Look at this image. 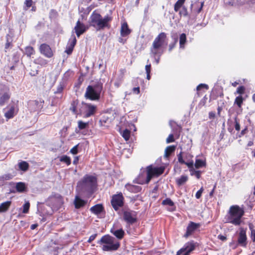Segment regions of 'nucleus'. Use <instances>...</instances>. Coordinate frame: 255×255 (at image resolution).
<instances>
[{"mask_svg":"<svg viewBox=\"0 0 255 255\" xmlns=\"http://www.w3.org/2000/svg\"><path fill=\"white\" fill-rule=\"evenodd\" d=\"M112 20V17L107 15L104 17L96 11H94L90 16L89 26L93 27L96 30L99 31L107 27H111L110 22Z\"/></svg>","mask_w":255,"mask_h":255,"instance_id":"f257e3e1","label":"nucleus"},{"mask_svg":"<svg viewBox=\"0 0 255 255\" xmlns=\"http://www.w3.org/2000/svg\"><path fill=\"white\" fill-rule=\"evenodd\" d=\"M245 214L243 208L239 205L231 206L226 216V223H231L235 226H239L242 223V218Z\"/></svg>","mask_w":255,"mask_h":255,"instance_id":"f03ea898","label":"nucleus"},{"mask_svg":"<svg viewBox=\"0 0 255 255\" xmlns=\"http://www.w3.org/2000/svg\"><path fill=\"white\" fill-rule=\"evenodd\" d=\"M167 44V34L165 32L160 33L154 39L150 49L151 54L155 57L156 55L161 56L163 53L162 47Z\"/></svg>","mask_w":255,"mask_h":255,"instance_id":"7ed1b4c3","label":"nucleus"},{"mask_svg":"<svg viewBox=\"0 0 255 255\" xmlns=\"http://www.w3.org/2000/svg\"><path fill=\"white\" fill-rule=\"evenodd\" d=\"M98 243L102 245V249L105 252L117 251L121 246L119 241L109 235L103 236Z\"/></svg>","mask_w":255,"mask_h":255,"instance_id":"20e7f679","label":"nucleus"},{"mask_svg":"<svg viewBox=\"0 0 255 255\" xmlns=\"http://www.w3.org/2000/svg\"><path fill=\"white\" fill-rule=\"evenodd\" d=\"M165 167L163 166L154 167L152 165H150L146 167V178L145 180H141L140 177L142 175H139L137 178V183L140 184L148 183L151 179L154 177H158L161 175L164 171Z\"/></svg>","mask_w":255,"mask_h":255,"instance_id":"39448f33","label":"nucleus"},{"mask_svg":"<svg viewBox=\"0 0 255 255\" xmlns=\"http://www.w3.org/2000/svg\"><path fill=\"white\" fill-rule=\"evenodd\" d=\"M102 88V86L100 85H89L86 88L84 97L91 101H99Z\"/></svg>","mask_w":255,"mask_h":255,"instance_id":"423d86ee","label":"nucleus"},{"mask_svg":"<svg viewBox=\"0 0 255 255\" xmlns=\"http://www.w3.org/2000/svg\"><path fill=\"white\" fill-rule=\"evenodd\" d=\"M81 105L80 113L83 115L84 118H89L95 115L97 113V107L96 105L84 102H82Z\"/></svg>","mask_w":255,"mask_h":255,"instance_id":"0eeeda50","label":"nucleus"},{"mask_svg":"<svg viewBox=\"0 0 255 255\" xmlns=\"http://www.w3.org/2000/svg\"><path fill=\"white\" fill-rule=\"evenodd\" d=\"M97 178L92 175H86L83 179V186L88 192L92 193L97 186Z\"/></svg>","mask_w":255,"mask_h":255,"instance_id":"6e6552de","label":"nucleus"},{"mask_svg":"<svg viewBox=\"0 0 255 255\" xmlns=\"http://www.w3.org/2000/svg\"><path fill=\"white\" fill-rule=\"evenodd\" d=\"M48 205L54 209H58L63 205V198L58 193L52 194L47 200Z\"/></svg>","mask_w":255,"mask_h":255,"instance_id":"1a4fd4ad","label":"nucleus"},{"mask_svg":"<svg viewBox=\"0 0 255 255\" xmlns=\"http://www.w3.org/2000/svg\"><path fill=\"white\" fill-rule=\"evenodd\" d=\"M111 205L115 211L123 207L124 205V197L123 194L120 192L113 195L111 201Z\"/></svg>","mask_w":255,"mask_h":255,"instance_id":"9d476101","label":"nucleus"},{"mask_svg":"<svg viewBox=\"0 0 255 255\" xmlns=\"http://www.w3.org/2000/svg\"><path fill=\"white\" fill-rule=\"evenodd\" d=\"M197 246V243L194 241H191L186 243L183 247L178 250L176 253V255H181L183 252H186L189 254L195 250Z\"/></svg>","mask_w":255,"mask_h":255,"instance_id":"9b49d317","label":"nucleus"},{"mask_svg":"<svg viewBox=\"0 0 255 255\" xmlns=\"http://www.w3.org/2000/svg\"><path fill=\"white\" fill-rule=\"evenodd\" d=\"M185 1H177L174 4V9L175 11H179L180 17H187L189 15L187 7L184 5Z\"/></svg>","mask_w":255,"mask_h":255,"instance_id":"f8f14e48","label":"nucleus"},{"mask_svg":"<svg viewBox=\"0 0 255 255\" xmlns=\"http://www.w3.org/2000/svg\"><path fill=\"white\" fill-rule=\"evenodd\" d=\"M247 231V228L241 227L239 229V233L237 242L238 244L243 247H246L247 245V236L246 234Z\"/></svg>","mask_w":255,"mask_h":255,"instance_id":"ddd939ff","label":"nucleus"},{"mask_svg":"<svg viewBox=\"0 0 255 255\" xmlns=\"http://www.w3.org/2000/svg\"><path fill=\"white\" fill-rule=\"evenodd\" d=\"M123 219L129 225H132L137 221L136 215L132 211H125L123 213Z\"/></svg>","mask_w":255,"mask_h":255,"instance_id":"4468645a","label":"nucleus"},{"mask_svg":"<svg viewBox=\"0 0 255 255\" xmlns=\"http://www.w3.org/2000/svg\"><path fill=\"white\" fill-rule=\"evenodd\" d=\"M89 26L82 23L79 19L76 22L74 27L75 32L78 37L84 33L88 29Z\"/></svg>","mask_w":255,"mask_h":255,"instance_id":"2eb2a0df","label":"nucleus"},{"mask_svg":"<svg viewBox=\"0 0 255 255\" xmlns=\"http://www.w3.org/2000/svg\"><path fill=\"white\" fill-rule=\"evenodd\" d=\"M201 226L200 223H196L193 222H190L188 224L185 234L183 237L185 238H188L192 235Z\"/></svg>","mask_w":255,"mask_h":255,"instance_id":"dca6fc26","label":"nucleus"},{"mask_svg":"<svg viewBox=\"0 0 255 255\" xmlns=\"http://www.w3.org/2000/svg\"><path fill=\"white\" fill-rule=\"evenodd\" d=\"M39 51L41 54L47 58H51L53 56V52L47 44H41L39 47Z\"/></svg>","mask_w":255,"mask_h":255,"instance_id":"f3484780","label":"nucleus"},{"mask_svg":"<svg viewBox=\"0 0 255 255\" xmlns=\"http://www.w3.org/2000/svg\"><path fill=\"white\" fill-rule=\"evenodd\" d=\"M90 211L95 215H99L102 213L105 212L104 207L102 204H97L90 209Z\"/></svg>","mask_w":255,"mask_h":255,"instance_id":"a211bd4d","label":"nucleus"},{"mask_svg":"<svg viewBox=\"0 0 255 255\" xmlns=\"http://www.w3.org/2000/svg\"><path fill=\"white\" fill-rule=\"evenodd\" d=\"M87 201L82 199L79 196H76L74 201L75 208L77 209L84 207L87 204Z\"/></svg>","mask_w":255,"mask_h":255,"instance_id":"6ab92c4d","label":"nucleus"},{"mask_svg":"<svg viewBox=\"0 0 255 255\" xmlns=\"http://www.w3.org/2000/svg\"><path fill=\"white\" fill-rule=\"evenodd\" d=\"M131 30L129 28L127 22H125L122 24L120 30L121 35L122 37H126L130 34Z\"/></svg>","mask_w":255,"mask_h":255,"instance_id":"aec40b11","label":"nucleus"},{"mask_svg":"<svg viewBox=\"0 0 255 255\" xmlns=\"http://www.w3.org/2000/svg\"><path fill=\"white\" fill-rule=\"evenodd\" d=\"M210 96L211 98H212L213 100H216L219 97H223L224 93L223 89L221 88H215L213 89Z\"/></svg>","mask_w":255,"mask_h":255,"instance_id":"412c9836","label":"nucleus"},{"mask_svg":"<svg viewBox=\"0 0 255 255\" xmlns=\"http://www.w3.org/2000/svg\"><path fill=\"white\" fill-rule=\"evenodd\" d=\"M126 189L130 192L137 193L141 191V187L140 186L127 184L125 186Z\"/></svg>","mask_w":255,"mask_h":255,"instance_id":"4be33fe9","label":"nucleus"},{"mask_svg":"<svg viewBox=\"0 0 255 255\" xmlns=\"http://www.w3.org/2000/svg\"><path fill=\"white\" fill-rule=\"evenodd\" d=\"M110 118L106 115H103L99 120V125L101 127H108V124L110 123Z\"/></svg>","mask_w":255,"mask_h":255,"instance_id":"5701e85b","label":"nucleus"},{"mask_svg":"<svg viewBox=\"0 0 255 255\" xmlns=\"http://www.w3.org/2000/svg\"><path fill=\"white\" fill-rule=\"evenodd\" d=\"M111 233H112L118 239L122 240L124 238L125 235V231L123 229H120L117 230H111Z\"/></svg>","mask_w":255,"mask_h":255,"instance_id":"b1692460","label":"nucleus"},{"mask_svg":"<svg viewBox=\"0 0 255 255\" xmlns=\"http://www.w3.org/2000/svg\"><path fill=\"white\" fill-rule=\"evenodd\" d=\"M10 97V94L8 92H5L0 96V106H2L8 101Z\"/></svg>","mask_w":255,"mask_h":255,"instance_id":"393cba45","label":"nucleus"},{"mask_svg":"<svg viewBox=\"0 0 255 255\" xmlns=\"http://www.w3.org/2000/svg\"><path fill=\"white\" fill-rule=\"evenodd\" d=\"M11 204V201H7L5 202L2 203L0 205V213H3L6 212L9 208Z\"/></svg>","mask_w":255,"mask_h":255,"instance_id":"a878e982","label":"nucleus"},{"mask_svg":"<svg viewBox=\"0 0 255 255\" xmlns=\"http://www.w3.org/2000/svg\"><path fill=\"white\" fill-rule=\"evenodd\" d=\"M176 148V146L174 145L168 146L164 151V156L166 157H169L172 153L174 152Z\"/></svg>","mask_w":255,"mask_h":255,"instance_id":"bb28decb","label":"nucleus"},{"mask_svg":"<svg viewBox=\"0 0 255 255\" xmlns=\"http://www.w3.org/2000/svg\"><path fill=\"white\" fill-rule=\"evenodd\" d=\"M79 104L78 100H75L72 101L71 106L70 107V110L73 112L74 114H78V111L77 109V106Z\"/></svg>","mask_w":255,"mask_h":255,"instance_id":"cd10ccee","label":"nucleus"},{"mask_svg":"<svg viewBox=\"0 0 255 255\" xmlns=\"http://www.w3.org/2000/svg\"><path fill=\"white\" fill-rule=\"evenodd\" d=\"M15 107L11 106L10 109L5 113L4 116L7 119L12 118L14 116Z\"/></svg>","mask_w":255,"mask_h":255,"instance_id":"c85d7f7f","label":"nucleus"},{"mask_svg":"<svg viewBox=\"0 0 255 255\" xmlns=\"http://www.w3.org/2000/svg\"><path fill=\"white\" fill-rule=\"evenodd\" d=\"M188 179V177L187 175H182L180 178L176 179V182L178 186H180L186 183Z\"/></svg>","mask_w":255,"mask_h":255,"instance_id":"c756f323","label":"nucleus"},{"mask_svg":"<svg viewBox=\"0 0 255 255\" xmlns=\"http://www.w3.org/2000/svg\"><path fill=\"white\" fill-rule=\"evenodd\" d=\"M29 164L24 161H22L18 163V167L20 170L22 171H26L29 168Z\"/></svg>","mask_w":255,"mask_h":255,"instance_id":"7c9ffc66","label":"nucleus"},{"mask_svg":"<svg viewBox=\"0 0 255 255\" xmlns=\"http://www.w3.org/2000/svg\"><path fill=\"white\" fill-rule=\"evenodd\" d=\"M35 52L32 46H28L25 48L24 54L26 55L27 57H30L31 55H34Z\"/></svg>","mask_w":255,"mask_h":255,"instance_id":"2f4dec72","label":"nucleus"},{"mask_svg":"<svg viewBox=\"0 0 255 255\" xmlns=\"http://www.w3.org/2000/svg\"><path fill=\"white\" fill-rule=\"evenodd\" d=\"M59 160L60 162L65 163L67 166L71 163V159L70 157L66 155H64L60 157Z\"/></svg>","mask_w":255,"mask_h":255,"instance_id":"473e14b6","label":"nucleus"},{"mask_svg":"<svg viewBox=\"0 0 255 255\" xmlns=\"http://www.w3.org/2000/svg\"><path fill=\"white\" fill-rule=\"evenodd\" d=\"M15 188L18 192H23L26 189L25 184L23 182H18L16 184Z\"/></svg>","mask_w":255,"mask_h":255,"instance_id":"72a5a7b5","label":"nucleus"},{"mask_svg":"<svg viewBox=\"0 0 255 255\" xmlns=\"http://www.w3.org/2000/svg\"><path fill=\"white\" fill-rule=\"evenodd\" d=\"M244 100V99L241 95L239 96L236 98L234 101V105H237V106L240 108L242 107Z\"/></svg>","mask_w":255,"mask_h":255,"instance_id":"f704fd0d","label":"nucleus"},{"mask_svg":"<svg viewBox=\"0 0 255 255\" xmlns=\"http://www.w3.org/2000/svg\"><path fill=\"white\" fill-rule=\"evenodd\" d=\"M206 162L201 159H196L195 163V166L196 168H199L203 166H205Z\"/></svg>","mask_w":255,"mask_h":255,"instance_id":"c9c22d12","label":"nucleus"},{"mask_svg":"<svg viewBox=\"0 0 255 255\" xmlns=\"http://www.w3.org/2000/svg\"><path fill=\"white\" fill-rule=\"evenodd\" d=\"M89 126V123H85L82 121H79L78 122V127L80 130L88 128Z\"/></svg>","mask_w":255,"mask_h":255,"instance_id":"e433bc0d","label":"nucleus"},{"mask_svg":"<svg viewBox=\"0 0 255 255\" xmlns=\"http://www.w3.org/2000/svg\"><path fill=\"white\" fill-rule=\"evenodd\" d=\"M186 41V35L185 33H182L179 37V44L180 47H183Z\"/></svg>","mask_w":255,"mask_h":255,"instance_id":"4c0bfd02","label":"nucleus"},{"mask_svg":"<svg viewBox=\"0 0 255 255\" xmlns=\"http://www.w3.org/2000/svg\"><path fill=\"white\" fill-rule=\"evenodd\" d=\"M130 135V131L128 129H125L122 133V136L126 140H129Z\"/></svg>","mask_w":255,"mask_h":255,"instance_id":"58836bf2","label":"nucleus"},{"mask_svg":"<svg viewBox=\"0 0 255 255\" xmlns=\"http://www.w3.org/2000/svg\"><path fill=\"white\" fill-rule=\"evenodd\" d=\"M162 205H168L169 206H174V202L169 198H167L162 202Z\"/></svg>","mask_w":255,"mask_h":255,"instance_id":"ea45409f","label":"nucleus"},{"mask_svg":"<svg viewBox=\"0 0 255 255\" xmlns=\"http://www.w3.org/2000/svg\"><path fill=\"white\" fill-rule=\"evenodd\" d=\"M220 104V106H218L217 108L218 115L220 117L221 116V112L223 110L224 107H225V103L224 100H220L219 102V104Z\"/></svg>","mask_w":255,"mask_h":255,"instance_id":"a19ab883","label":"nucleus"},{"mask_svg":"<svg viewBox=\"0 0 255 255\" xmlns=\"http://www.w3.org/2000/svg\"><path fill=\"white\" fill-rule=\"evenodd\" d=\"M64 85L63 83H60L57 86L56 90L54 92L55 94L61 93L64 90Z\"/></svg>","mask_w":255,"mask_h":255,"instance_id":"79ce46f5","label":"nucleus"},{"mask_svg":"<svg viewBox=\"0 0 255 255\" xmlns=\"http://www.w3.org/2000/svg\"><path fill=\"white\" fill-rule=\"evenodd\" d=\"M245 90H246L245 87L244 86H239L237 88L236 92L235 93V94H238L240 95H242V94H244V93L245 92Z\"/></svg>","mask_w":255,"mask_h":255,"instance_id":"37998d69","label":"nucleus"},{"mask_svg":"<svg viewBox=\"0 0 255 255\" xmlns=\"http://www.w3.org/2000/svg\"><path fill=\"white\" fill-rule=\"evenodd\" d=\"M29 207H30V203L29 202L25 203L23 205L22 213H25V214L27 213L29 211Z\"/></svg>","mask_w":255,"mask_h":255,"instance_id":"c03bdc74","label":"nucleus"},{"mask_svg":"<svg viewBox=\"0 0 255 255\" xmlns=\"http://www.w3.org/2000/svg\"><path fill=\"white\" fill-rule=\"evenodd\" d=\"M38 64L42 66H45L47 64V61L43 58H39L38 59Z\"/></svg>","mask_w":255,"mask_h":255,"instance_id":"a18cd8bd","label":"nucleus"},{"mask_svg":"<svg viewBox=\"0 0 255 255\" xmlns=\"http://www.w3.org/2000/svg\"><path fill=\"white\" fill-rule=\"evenodd\" d=\"M204 191V188L203 187H201V188L196 192L195 194V197L197 199H200L202 196V194Z\"/></svg>","mask_w":255,"mask_h":255,"instance_id":"49530a36","label":"nucleus"},{"mask_svg":"<svg viewBox=\"0 0 255 255\" xmlns=\"http://www.w3.org/2000/svg\"><path fill=\"white\" fill-rule=\"evenodd\" d=\"M73 49H74V47H72L71 46L68 45L67 47H66V49L65 51V52L68 54V55H70L71 54V53H72L73 51Z\"/></svg>","mask_w":255,"mask_h":255,"instance_id":"de8ad7c7","label":"nucleus"},{"mask_svg":"<svg viewBox=\"0 0 255 255\" xmlns=\"http://www.w3.org/2000/svg\"><path fill=\"white\" fill-rule=\"evenodd\" d=\"M201 172L199 170L194 171L191 173V175H195L197 179H200L201 177Z\"/></svg>","mask_w":255,"mask_h":255,"instance_id":"09e8293b","label":"nucleus"},{"mask_svg":"<svg viewBox=\"0 0 255 255\" xmlns=\"http://www.w3.org/2000/svg\"><path fill=\"white\" fill-rule=\"evenodd\" d=\"M235 128L236 130L239 131L240 130V124L239 122L237 119V118H235Z\"/></svg>","mask_w":255,"mask_h":255,"instance_id":"8fccbe9b","label":"nucleus"},{"mask_svg":"<svg viewBox=\"0 0 255 255\" xmlns=\"http://www.w3.org/2000/svg\"><path fill=\"white\" fill-rule=\"evenodd\" d=\"M202 88H205L206 90L208 89L209 87L207 85L205 84H200L196 88L197 91H200Z\"/></svg>","mask_w":255,"mask_h":255,"instance_id":"3c124183","label":"nucleus"},{"mask_svg":"<svg viewBox=\"0 0 255 255\" xmlns=\"http://www.w3.org/2000/svg\"><path fill=\"white\" fill-rule=\"evenodd\" d=\"M78 144L74 146L73 148H72L70 149V153H71L73 154H77L78 152Z\"/></svg>","mask_w":255,"mask_h":255,"instance_id":"603ef678","label":"nucleus"},{"mask_svg":"<svg viewBox=\"0 0 255 255\" xmlns=\"http://www.w3.org/2000/svg\"><path fill=\"white\" fill-rule=\"evenodd\" d=\"M12 175L11 174L9 173L3 175L1 176V178L3 180H8L12 179Z\"/></svg>","mask_w":255,"mask_h":255,"instance_id":"864d4df0","label":"nucleus"},{"mask_svg":"<svg viewBox=\"0 0 255 255\" xmlns=\"http://www.w3.org/2000/svg\"><path fill=\"white\" fill-rule=\"evenodd\" d=\"M174 136L172 134H170L166 140L167 143L172 142H174Z\"/></svg>","mask_w":255,"mask_h":255,"instance_id":"5fc2aeb1","label":"nucleus"},{"mask_svg":"<svg viewBox=\"0 0 255 255\" xmlns=\"http://www.w3.org/2000/svg\"><path fill=\"white\" fill-rule=\"evenodd\" d=\"M177 157H178V160L179 163H180L181 164H183V163H185V161L183 159L182 152H180V153L177 155Z\"/></svg>","mask_w":255,"mask_h":255,"instance_id":"6e6d98bb","label":"nucleus"},{"mask_svg":"<svg viewBox=\"0 0 255 255\" xmlns=\"http://www.w3.org/2000/svg\"><path fill=\"white\" fill-rule=\"evenodd\" d=\"M8 37H9V35H6V42L5 44V49H8L11 45V42L8 39Z\"/></svg>","mask_w":255,"mask_h":255,"instance_id":"4d7b16f0","label":"nucleus"},{"mask_svg":"<svg viewBox=\"0 0 255 255\" xmlns=\"http://www.w3.org/2000/svg\"><path fill=\"white\" fill-rule=\"evenodd\" d=\"M195 4H196V5H200L199 8L197 10V13H200L201 12V11L202 9V7H203V5H204V1H202L201 3H199V2H195Z\"/></svg>","mask_w":255,"mask_h":255,"instance_id":"13d9d810","label":"nucleus"},{"mask_svg":"<svg viewBox=\"0 0 255 255\" xmlns=\"http://www.w3.org/2000/svg\"><path fill=\"white\" fill-rule=\"evenodd\" d=\"M97 236V234H95L91 235L89 237L88 240L87 241V242L89 243H91L92 241H93L95 239V238H96Z\"/></svg>","mask_w":255,"mask_h":255,"instance_id":"bf43d9fd","label":"nucleus"},{"mask_svg":"<svg viewBox=\"0 0 255 255\" xmlns=\"http://www.w3.org/2000/svg\"><path fill=\"white\" fill-rule=\"evenodd\" d=\"M32 2L33 1H25V9L26 10L30 7H31L32 5Z\"/></svg>","mask_w":255,"mask_h":255,"instance_id":"052dcab7","label":"nucleus"},{"mask_svg":"<svg viewBox=\"0 0 255 255\" xmlns=\"http://www.w3.org/2000/svg\"><path fill=\"white\" fill-rule=\"evenodd\" d=\"M77 42V40L75 36H74L72 40L69 44V45L73 47H74Z\"/></svg>","mask_w":255,"mask_h":255,"instance_id":"680f3d73","label":"nucleus"},{"mask_svg":"<svg viewBox=\"0 0 255 255\" xmlns=\"http://www.w3.org/2000/svg\"><path fill=\"white\" fill-rule=\"evenodd\" d=\"M176 42H177V40H176L174 42L171 43L169 44V48H168L169 51H171L175 47Z\"/></svg>","mask_w":255,"mask_h":255,"instance_id":"e2e57ef3","label":"nucleus"},{"mask_svg":"<svg viewBox=\"0 0 255 255\" xmlns=\"http://www.w3.org/2000/svg\"><path fill=\"white\" fill-rule=\"evenodd\" d=\"M251 238L253 242H255V230H251Z\"/></svg>","mask_w":255,"mask_h":255,"instance_id":"0e129e2a","label":"nucleus"},{"mask_svg":"<svg viewBox=\"0 0 255 255\" xmlns=\"http://www.w3.org/2000/svg\"><path fill=\"white\" fill-rule=\"evenodd\" d=\"M79 159H80V156H75L74 157V160H73V164L77 165L78 162H79Z\"/></svg>","mask_w":255,"mask_h":255,"instance_id":"69168bd1","label":"nucleus"},{"mask_svg":"<svg viewBox=\"0 0 255 255\" xmlns=\"http://www.w3.org/2000/svg\"><path fill=\"white\" fill-rule=\"evenodd\" d=\"M146 73H150L151 72V64H147L145 66V67Z\"/></svg>","mask_w":255,"mask_h":255,"instance_id":"338daca9","label":"nucleus"},{"mask_svg":"<svg viewBox=\"0 0 255 255\" xmlns=\"http://www.w3.org/2000/svg\"><path fill=\"white\" fill-rule=\"evenodd\" d=\"M216 117V115L215 112H210L209 113V118L210 119H214Z\"/></svg>","mask_w":255,"mask_h":255,"instance_id":"774afa93","label":"nucleus"}]
</instances>
